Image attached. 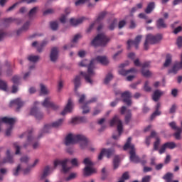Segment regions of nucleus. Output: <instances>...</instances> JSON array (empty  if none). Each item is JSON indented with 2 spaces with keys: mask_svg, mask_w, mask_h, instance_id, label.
Listing matches in <instances>:
<instances>
[{
  "mask_svg": "<svg viewBox=\"0 0 182 182\" xmlns=\"http://www.w3.org/2000/svg\"><path fill=\"white\" fill-rule=\"evenodd\" d=\"M79 66H81L82 68L87 66V73L81 71L80 74L85 77L87 83H90V85H92L93 80H92L91 77L95 76V71H93V69H95V60L92 59L90 62H89L88 60H83L79 63Z\"/></svg>",
  "mask_w": 182,
  "mask_h": 182,
  "instance_id": "obj_1",
  "label": "nucleus"
},
{
  "mask_svg": "<svg viewBox=\"0 0 182 182\" xmlns=\"http://www.w3.org/2000/svg\"><path fill=\"white\" fill-rule=\"evenodd\" d=\"M109 124L111 127H113L114 124L117 125V131L118 135H112V139L114 140H117L120 136H122V133H123V122L120 120V117L118 115H114V117L109 121Z\"/></svg>",
  "mask_w": 182,
  "mask_h": 182,
  "instance_id": "obj_2",
  "label": "nucleus"
},
{
  "mask_svg": "<svg viewBox=\"0 0 182 182\" xmlns=\"http://www.w3.org/2000/svg\"><path fill=\"white\" fill-rule=\"evenodd\" d=\"M110 42V38H108L104 33L98 34L92 41V46H105Z\"/></svg>",
  "mask_w": 182,
  "mask_h": 182,
  "instance_id": "obj_3",
  "label": "nucleus"
},
{
  "mask_svg": "<svg viewBox=\"0 0 182 182\" xmlns=\"http://www.w3.org/2000/svg\"><path fill=\"white\" fill-rule=\"evenodd\" d=\"M161 39H163V36L161 34H157L156 36L148 34L144 44V50H149V42L151 45H154L155 43H159Z\"/></svg>",
  "mask_w": 182,
  "mask_h": 182,
  "instance_id": "obj_4",
  "label": "nucleus"
},
{
  "mask_svg": "<svg viewBox=\"0 0 182 182\" xmlns=\"http://www.w3.org/2000/svg\"><path fill=\"white\" fill-rule=\"evenodd\" d=\"M63 123V119H60L58 121L53 122L51 124H46L41 133L38 135V139H41V137H42V134H44V133H49L52 127H55V129L58 127H60Z\"/></svg>",
  "mask_w": 182,
  "mask_h": 182,
  "instance_id": "obj_5",
  "label": "nucleus"
},
{
  "mask_svg": "<svg viewBox=\"0 0 182 182\" xmlns=\"http://www.w3.org/2000/svg\"><path fill=\"white\" fill-rule=\"evenodd\" d=\"M82 139H84L82 134L73 135L72 134H69L65 137V146H70V144H76V143H79V140H82Z\"/></svg>",
  "mask_w": 182,
  "mask_h": 182,
  "instance_id": "obj_6",
  "label": "nucleus"
},
{
  "mask_svg": "<svg viewBox=\"0 0 182 182\" xmlns=\"http://www.w3.org/2000/svg\"><path fill=\"white\" fill-rule=\"evenodd\" d=\"M32 133H33V129H31L19 136L20 139L27 137V141L23 144L24 149H28L35 141V137H33Z\"/></svg>",
  "mask_w": 182,
  "mask_h": 182,
  "instance_id": "obj_7",
  "label": "nucleus"
},
{
  "mask_svg": "<svg viewBox=\"0 0 182 182\" xmlns=\"http://www.w3.org/2000/svg\"><path fill=\"white\" fill-rule=\"evenodd\" d=\"M129 63L125 64L122 63L119 65V69L118 70V73L122 76H127V75H130V73H137V69L132 68L129 70H125L124 68L127 66Z\"/></svg>",
  "mask_w": 182,
  "mask_h": 182,
  "instance_id": "obj_8",
  "label": "nucleus"
},
{
  "mask_svg": "<svg viewBox=\"0 0 182 182\" xmlns=\"http://www.w3.org/2000/svg\"><path fill=\"white\" fill-rule=\"evenodd\" d=\"M68 161H69L68 159H65L64 160H59V159L55 160L54 167H58V166H61L63 173H68L71 168L70 167L66 166Z\"/></svg>",
  "mask_w": 182,
  "mask_h": 182,
  "instance_id": "obj_9",
  "label": "nucleus"
},
{
  "mask_svg": "<svg viewBox=\"0 0 182 182\" xmlns=\"http://www.w3.org/2000/svg\"><path fill=\"white\" fill-rule=\"evenodd\" d=\"M141 36H137L134 41L129 40L127 41V49L130 50L132 48V45H134L136 48V49H139V45H140V42L141 41Z\"/></svg>",
  "mask_w": 182,
  "mask_h": 182,
  "instance_id": "obj_10",
  "label": "nucleus"
},
{
  "mask_svg": "<svg viewBox=\"0 0 182 182\" xmlns=\"http://www.w3.org/2000/svg\"><path fill=\"white\" fill-rule=\"evenodd\" d=\"M42 106L44 107H51L53 110H58L59 109V107L50 100V97H46L44 102H42Z\"/></svg>",
  "mask_w": 182,
  "mask_h": 182,
  "instance_id": "obj_11",
  "label": "nucleus"
},
{
  "mask_svg": "<svg viewBox=\"0 0 182 182\" xmlns=\"http://www.w3.org/2000/svg\"><path fill=\"white\" fill-rule=\"evenodd\" d=\"M106 154L107 159H110L111 156H113L114 154V149H102L100 154L98 156V160H102L103 159V155Z\"/></svg>",
  "mask_w": 182,
  "mask_h": 182,
  "instance_id": "obj_12",
  "label": "nucleus"
},
{
  "mask_svg": "<svg viewBox=\"0 0 182 182\" xmlns=\"http://www.w3.org/2000/svg\"><path fill=\"white\" fill-rule=\"evenodd\" d=\"M129 160L136 164L140 163V157L136 154V149L134 148L129 150Z\"/></svg>",
  "mask_w": 182,
  "mask_h": 182,
  "instance_id": "obj_13",
  "label": "nucleus"
},
{
  "mask_svg": "<svg viewBox=\"0 0 182 182\" xmlns=\"http://www.w3.org/2000/svg\"><path fill=\"white\" fill-rule=\"evenodd\" d=\"M121 97H123L124 103H126L127 106L132 105V93L129 91H125L121 94Z\"/></svg>",
  "mask_w": 182,
  "mask_h": 182,
  "instance_id": "obj_14",
  "label": "nucleus"
},
{
  "mask_svg": "<svg viewBox=\"0 0 182 182\" xmlns=\"http://www.w3.org/2000/svg\"><path fill=\"white\" fill-rule=\"evenodd\" d=\"M59 58V48L58 47H53L51 48L50 53V60L51 62H55Z\"/></svg>",
  "mask_w": 182,
  "mask_h": 182,
  "instance_id": "obj_15",
  "label": "nucleus"
},
{
  "mask_svg": "<svg viewBox=\"0 0 182 182\" xmlns=\"http://www.w3.org/2000/svg\"><path fill=\"white\" fill-rule=\"evenodd\" d=\"M4 123H5L6 124H9L10 126H14V124H15V118L4 117L0 119V132L2 126L4 125Z\"/></svg>",
  "mask_w": 182,
  "mask_h": 182,
  "instance_id": "obj_16",
  "label": "nucleus"
},
{
  "mask_svg": "<svg viewBox=\"0 0 182 182\" xmlns=\"http://www.w3.org/2000/svg\"><path fill=\"white\" fill-rule=\"evenodd\" d=\"M180 69H182V63L176 61L173 63L172 68L169 69L168 73H173V75H177V73Z\"/></svg>",
  "mask_w": 182,
  "mask_h": 182,
  "instance_id": "obj_17",
  "label": "nucleus"
},
{
  "mask_svg": "<svg viewBox=\"0 0 182 182\" xmlns=\"http://www.w3.org/2000/svg\"><path fill=\"white\" fill-rule=\"evenodd\" d=\"M97 98L93 97L91 100L85 102L84 105L81 107L82 109V114H86L89 113V112H90V109L88 107L87 105H90V103H95V102H97Z\"/></svg>",
  "mask_w": 182,
  "mask_h": 182,
  "instance_id": "obj_18",
  "label": "nucleus"
},
{
  "mask_svg": "<svg viewBox=\"0 0 182 182\" xmlns=\"http://www.w3.org/2000/svg\"><path fill=\"white\" fill-rule=\"evenodd\" d=\"M30 114L35 116L37 120H41V119H43V114L39 112V109L36 107L31 109Z\"/></svg>",
  "mask_w": 182,
  "mask_h": 182,
  "instance_id": "obj_19",
  "label": "nucleus"
},
{
  "mask_svg": "<svg viewBox=\"0 0 182 182\" xmlns=\"http://www.w3.org/2000/svg\"><path fill=\"white\" fill-rule=\"evenodd\" d=\"M73 109V102H72V100L70 98L68 101V103L64 108V109L61 112L62 116H65L66 113H71L72 109Z\"/></svg>",
  "mask_w": 182,
  "mask_h": 182,
  "instance_id": "obj_20",
  "label": "nucleus"
},
{
  "mask_svg": "<svg viewBox=\"0 0 182 182\" xmlns=\"http://www.w3.org/2000/svg\"><path fill=\"white\" fill-rule=\"evenodd\" d=\"M14 106H17L16 110V112H19V109L23 106V102L21 99L17 98L10 102V107H12Z\"/></svg>",
  "mask_w": 182,
  "mask_h": 182,
  "instance_id": "obj_21",
  "label": "nucleus"
},
{
  "mask_svg": "<svg viewBox=\"0 0 182 182\" xmlns=\"http://www.w3.org/2000/svg\"><path fill=\"white\" fill-rule=\"evenodd\" d=\"M48 45V41H43L41 43L38 44L37 41H34L32 43V46L33 48H36L37 46V51L39 52V53H41V52H42V50H43V48H45V46Z\"/></svg>",
  "mask_w": 182,
  "mask_h": 182,
  "instance_id": "obj_22",
  "label": "nucleus"
},
{
  "mask_svg": "<svg viewBox=\"0 0 182 182\" xmlns=\"http://www.w3.org/2000/svg\"><path fill=\"white\" fill-rule=\"evenodd\" d=\"M160 109H161V103L157 102L156 105L155 106V112H154L151 115V120H153L156 116H160V114H161V111H160Z\"/></svg>",
  "mask_w": 182,
  "mask_h": 182,
  "instance_id": "obj_23",
  "label": "nucleus"
},
{
  "mask_svg": "<svg viewBox=\"0 0 182 182\" xmlns=\"http://www.w3.org/2000/svg\"><path fill=\"white\" fill-rule=\"evenodd\" d=\"M29 25H31V22L27 21L23 25L21 28H19L18 30H17V31H16L17 36H19V35H22V33H23V32H26V31H28V29H29Z\"/></svg>",
  "mask_w": 182,
  "mask_h": 182,
  "instance_id": "obj_24",
  "label": "nucleus"
},
{
  "mask_svg": "<svg viewBox=\"0 0 182 182\" xmlns=\"http://www.w3.org/2000/svg\"><path fill=\"white\" fill-rule=\"evenodd\" d=\"M6 157L3 159L2 164H5V163H9L12 164L14 163V156L11 155V151L7 150L6 153Z\"/></svg>",
  "mask_w": 182,
  "mask_h": 182,
  "instance_id": "obj_25",
  "label": "nucleus"
},
{
  "mask_svg": "<svg viewBox=\"0 0 182 182\" xmlns=\"http://www.w3.org/2000/svg\"><path fill=\"white\" fill-rule=\"evenodd\" d=\"M87 119L85 117H76L72 119L73 124H79V123H86Z\"/></svg>",
  "mask_w": 182,
  "mask_h": 182,
  "instance_id": "obj_26",
  "label": "nucleus"
},
{
  "mask_svg": "<svg viewBox=\"0 0 182 182\" xmlns=\"http://www.w3.org/2000/svg\"><path fill=\"white\" fill-rule=\"evenodd\" d=\"M83 137L84 139L79 140V142H80V147L82 150H84V149H87L89 147V141L87 140V138H86L85 135H83Z\"/></svg>",
  "mask_w": 182,
  "mask_h": 182,
  "instance_id": "obj_27",
  "label": "nucleus"
},
{
  "mask_svg": "<svg viewBox=\"0 0 182 182\" xmlns=\"http://www.w3.org/2000/svg\"><path fill=\"white\" fill-rule=\"evenodd\" d=\"M94 60L95 63H96V62L101 63V65H107L109 63V60H107V58H106V56H97Z\"/></svg>",
  "mask_w": 182,
  "mask_h": 182,
  "instance_id": "obj_28",
  "label": "nucleus"
},
{
  "mask_svg": "<svg viewBox=\"0 0 182 182\" xmlns=\"http://www.w3.org/2000/svg\"><path fill=\"white\" fill-rule=\"evenodd\" d=\"M4 21L5 25H9V23H12L14 21H16V23L17 25H21V23H22V19L21 18L14 19L12 18H4Z\"/></svg>",
  "mask_w": 182,
  "mask_h": 182,
  "instance_id": "obj_29",
  "label": "nucleus"
},
{
  "mask_svg": "<svg viewBox=\"0 0 182 182\" xmlns=\"http://www.w3.org/2000/svg\"><path fill=\"white\" fill-rule=\"evenodd\" d=\"M162 95L163 92L160 91L159 90H156L154 92V94L152 95V100H154V102H159Z\"/></svg>",
  "mask_w": 182,
  "mask_h": 182,
  "instance_id": "obj_30",
  "label": "nucleus"
},
{
  "mask_svg": "<svg viewBox=\"0 0 182 182\" xmlns=\"http://www.w3.org/2000/svg\"><path fill=\"white\" fill-rule=\"evenodd\" d=\"M156 27L158 29H164L167 28V24L164 22V19L163 18H159L156 21Z\"/></svg>",
  "mask_w": 182,
  "mask_h": 182,
  "instance_id": "obj_31",
  "label": "nucleus"
},
{
  "mask_svg": "<svg viewBox=\"0 0 182 182\" xmlns=\"http://www.w3.org/2000/svg\"><path fill=\"white\" fill-rule=\"evenodd\" d=\"M85 20V18L82 17L78 19L70 18V23H71L73 26H77V25H80Z\"/></svg>",
  "mask_w": 182,
  "mask_h": 182,
  "instance_id": "obj_32",
  "label": "nucleus"
},
{
  "mask_svg": "<svg viewBox=\"0 0 182 182\" xmlns=\"http://www.w3.org/2000/svg\"><path fill=\"white\" fill-rule=\"evenodd\" d=\"M95 173V169L90 168V166H86L84 168V176L85 177H89V176H92Z\"/></svg>",
  "mask_w": 182,
  "mask_h": 182,
  "instance_id": "obj_33",
  "label": "nucleus"
},
{
  "mask_svg": "<svg viewBox=\"0 0 182 182\" xmlns=\"http://www.w3.org/2000/svg\"><path fill=\"white\" fill-rule=\"evenodd\" d=\"M132 143V137H129L127 140L126 144L124 145V150H127L128 149H130L132 150V149H134V146L133 144H131Z\"/></svg>",
  "mask_w": 182,
  "mask_h": 182,
  "instance_id": "obj_34",
  "label": "nucleus"
},
{
  "mask_svg": "<svg viewBox=\"0 0 182 182\" xmlns=\"http://www.w3.org/2000/svg\"><path fill=\"white\" fill-rule=\"evenodd\" d=\"M156 6V4H154V2H150L149 4H148L146 9H145V13L146 14H151V12H153V9H154Z\"/></svg>",
  "mask_w": 182,
  "mask_h": 182,
  "instance_id": "obj_35",
  "label": "nucleus"
},
{
  "mask_svg": "<svg viewBox=\"0 0 182 182\" xmlns=\"http://www.w3.org/2000/svg\"><path fill=\"white\" fill-rule=\"evenodd\" d=\"M132 111L130 109H128L124 117L125 124H128L129 123H130L132 120Z\"/></svg>",
  "mask_w": 182,
  "mask_h": 182,
  "instance_id": "obj_36",
  "label": "nucleus"
},
{
  "mask_svg": "<svg viewBox=\"0 0 182 182\" xmlns=\"http://www.w3.org/2000/svg\"><path fill=\"white\" fill-rule=\"evenodd\" d=\"M75 90H77L80 87V76L77 75L74 79Z\"/></svg>",
  "mask_w": 182,
  "mask_h": 182,
  "instance_id": "obj_37",
  "label": "nucleus"
},
{
  "mask_svg": "<svg viewBox=\"0 0 182 182\" xmlns=\"http://www.w3.org/2000/svg\"><path fill=\"white\" fill-rule=\"evenodd\" d=\"M119 163H120V158L119 157V156H114V160H113L114 170H116L119 168Z\"/></svg>",
  "mask_w": 182,
  "mask_h": 182,
  "instance_id": "obj_38",
  "label": "nucleus"
},
{
  "mask_svg": "<svg viewBox=\"0 0 182 182\" xmlns=\"http://www.w3.org/2000/svg\"><path fill=\"white\" fill-rule=\"evenodd\" d=\"M163 179L166 182H173V173L168 172L163 176Z\"/></svg>",
  "mask_w": 182,
  "mask_h": 182,
  "instance_id": "obj_39",
  "label": "nucleus"
},
{
  "mask_svg": "<svg viewBox=\"0 0 182 182\" xmlns=\"http://www.w3.org/2000/svg\"><path fill=\"white\" fill-rule=\"evenodd\" d=\"M49 170H50V168L48 166L44 168L43 172L41 176V180H45V178L49 176Z\"/></svg>",
  "mask_w": 182,
  "mask_h": 182,
  "instance_id": "obj_40",
  "label": "nucleus"
},
{
  "mask_svg": "<svg viewBox=\"0 0 182 182\" xmlns=\"http://www.w3.org/2000/svg\"><path fill=\"white\" fill-rule=\"evenodd\" d=\"M113 80V74L109 73L106 75V77H105V80H104V83H105V85H109V82H110L111 80Z\"/></svg>",
  "mask_w": 182,
  "mask_h": 182,
  "instance_id": "obj_41",
  "label": "nucleus"
},
{
  "mask_svg": "<svg viewBox=\"0 0 182 182\" xmlns=\"http://www.w3.org/2000/svg\"><path fill=\"white\" fill-rule=\"evenodd\" d=\"M38 7H33V9H31L28 13V18H30V19H32V18H33V16H35V15H36V12H38Z\"/></svg>",
  "mask_w": 182,
  "mask_h": 182,
  "instance_id": "obj_42",
  "label": "nucleus"
},
{
  "mask_svg": "<svg viewBox=\"0 0 182 182\" xmlns=\"http://www.w3.org/2000/svg\"><path fill=\"white\" fill-rule=\"evenodd\" d=\"M0 89L1 90H4V92H6L8 89V84H6V82L0 80Z\"/></svg>",
  "mask_w": 182,
  "mask_h": 182,
  "instance_id": "obj_43",
  "label": "nucleus"
},
{
  "mask_svg": "<svg viewBox=\"0 0 182 182\" xmlns=\"http://www.w3.org/2000/svg\"><path fill=\"white\" fill-rule=\"evenodd\" d=\"M39 59H40L39 55H29L28 57V60H29V62H33V63L38 62Z\"/></svg>",
  "mask_w": 182,
  "mask_h": 182,
  "instance_id": "obj_44",
  "label": "nucleus"
},
{
  "mask_svg": "<svg viewBox=\"0 0 182 182\" xmlns=\"http://www.w3.org/2000/svg\"><path fill=\"white\" fill-rule=\"evenodd\" d=\"M171 55L170 54H167L166 55V61L164 64V66L165 68H167L168 66H170V63H171Z\"/></svg>",
  "mask_w": 182,
  "mask_h": 182,
  "instance_id": "obj_45",
  "label": "nucleus"
},
{
  "mask_svg": "<svg viewBox=\"0 0 182 182\" xmlns=\"http://www.w3.org/2000/svg\"><path fill=\"white\" fill-rule=\"evenodd\" d=\"M165 146H166V149H169L170 150H173L177 147V145L174 142H166L165 143Z\"/></svg>",
  "mask_w": 182,
  "mask_h": 182,
  "instance_id": "obj_46",
  "label": "nucleus"
},
{
  "mask_svg": "<svg viewBox=\"0 0 182 182\" xmlns=\"http://www.w3.org/2000/svg\"><path fill=\"white\" fill-rule=\"evenodd\" d=\"M159 146H160V138L156 137V141L154 142V150L155 151H159Z\"/></svg>",
  "mask_w": 182,
  "mask_h": 182,
  "instance_id": "obj_47",
  "label": "nucleus"
},
{
  "mask_svg": "<svg viewBox=\"0 0 182 182\" xmlns=\"http://www.w3.org/2000/svg\"><path fill=\"white\" fill-rule=\"evenodd\" d=\"M50 26L52 31H58V28H59V24L58 21H52L50 23Z\"/></svg>",
  "mask_w": 182,
  "mask_h": 182,
  "instance_id": "obj_48",
  "label": "nucleus"
},
{
  "mask_svg": "<svg viewBox=\"0 0 182 182\" xmlns=\"http://www.w3.org/2000/svg\"><path fill=\"white\" fill-rule=\"evenodd\" d=\"M41 87V95H48L49 93V90H48V88L43 84L40 85Z\"/></svg>",
  "mask_w": 182,
  "mask_h": 182,
  "instance_id": "obj_49",
  "label": "nucleus"
},
{
  "mask_svg": "<svg viewBox=\"0 0 182 182\" xmlns=\"http://www.w3.org/2000/svg\"><path fill=\"white\" fill-rule=\"evenodd\" d=\"M181 132H182L181 128L176 129V132L173 134L176 140H180L181 139Z\"/></svg>",
  "mask_w": 182,
  "mask_h": 182,
  "instance_id": "obj_50",
  "label": "nucleus"
},
{
  "mask_svg": "<svg viewBox=\"0 0 182 182\" xmlns=\"http://www.w3.org/2000/svg\"><path fill=\"white\" fill-rule=\"evenodd\" d=\"M116 25H117V19L115 18L109 24L108 29H109V31H114V28H116Z\"/></svg>",
  "mask_w": 182,
  "mask_h": 182,
  "instance_id": "obj_51",
  "label": "nucleus"
},
{
  "mask_svg": "<svg viewBox=\"0 0 182 182\" xmlns=\"http://www.w3.org/2000/svg\"><path fill=\"white\" fill-rule=\"evenodd\" d=\"M12 82L14 83V85H19V82H21V77L18 76V75H14L12 77Z\"/></svg>",
  "mask_w": 182,
  "mask_h": 182,
  "instance_id": "obj_52",
  "label": "nucleus"
},
{
  "mask_svg": "<svg viewBox=\"0 0 182 182\" xmlns=\"http://www.w3.org/2000/svg\"><path fill=\"white\" fill-rule=\"evenodd\" d=\"M149 81H146L144 85V90L145 92H151V87L149 86Z\"/></svg>",
  "mask_w": 182,
  "mask_h": 182,
  "instance_id": "obj_53",
  "label": "nucleus"
},
{
  "mask_svg": "<svg viewBox=\"0 0 182 182\" xmlns=\"http://www.w3.org/2000/svg\"><path fill=\"white\" fill-rule=\"evenodd\" d=\"M105 16H106V11L100 13L96 20V22H100V21L105 18Z\"/></svg>",
  "mask_w": 182,
  "mask_h": 182,
  "instance_id": "obj_54",
  "label": "nucleus"
},
{
  "mask_svg": "<svg viewBox=\"0 0 182 182\" xmlns=\"http://www.w3.org/2000/svg\"><path fill=\"white\" fill-rule=\"evenodd\" d=\"M141 74L144 76V77H149L151 76V73L150 70H146L144 69H141Z\"/></svg>",
  "mask_w": 182,
  "mask_h": 182,
  "instance_id": "obj_55",
  "label": "nucleus"
},
{
  "mask_svg": "<svg viewBox=\"0 0 182 182\" xmlns=\"http://www.w3.org/2000/svg\"><path fill=\"white\" fill-rule=\"evenodd\" d=\"M83 163L85 164V166H88V167L93 166V163H92V161H90L89 158H85Z\"/></svg>",
  "mask_w": 182,
  "mask_h": 182,
  "instance_id": "obj_56",
  "label": "nucleus"
},
{
  "mask_svg": "<svg viewBox=\"0 0 182 182\" xmlns=\"http://www.w3.org/2000/svg\"><path fill=\"white\" fill-rule=\"evenodd\" d=\"M14 146L16 149V154H20L21 146H19V144H18V142H16L14 144Z\"/></svg>",
  "mask_w": 182,
  "mask_h": 182,
  "instance_id": "obj_57",
  "label": "nucleus"
},
{
  "mask_svg": "<svg viewBox=\"0 0 182 182\" xmlns=\"http://www.w3.org/2000/svg\"><path fill=\"white\" fill-rule=\"evenodd\" d=\"M151 176L146 175L142 178L141 182H151Z\"/></svg>",
  "mask_w": 182,
  "mask_h": 182,
  "instance_id": "obj_58",
  "label": "nucleus"
},
{
  "mask_svg": "<svg viewBox=\"0 0 182 182\" xmlns=\"http://www.w3.org/2000/svg\"><path fill=\"white\" fill-rule=\"evenodd\" d=\"M169 126L171 129H173V130H178V129H181V127H177L176 122H172L169 123Z\"/></svg>",
  "mask_w": 182,
  "mask_h": 182,
  "instance_id": "obj_59",
  "label": "nucleus"
},
{
  "mask_svg": "<svg viewBox=\"0 0 182 182\" xmlns=\"http://www.w3.org/2000/svg\"><path fill=\"white\" fill-rule=\"evenodd\" d=\"M167 149V146H166V144H164L159 149H158L159 154H164V153H166V149Z\"/></svg>",
  "mask_w": 182,
  "mask_h": 182,
  "instance_id": "obj_60",
  "label": "nucleus"
},
{
  "mask_svg": "<svg viewBox=\"0 0 182 182\" xmlns=\"http://www.w3.org/2000/svg\"><path fill=\"white\" fill-rule=\"evenodd\" d=\"M106 177H107V173H106V168H103L102 169V180H106Z\"/></svg>",
  "mask_w": 182,
  "mask_h": 182,
  "instance_id": "obj_61",
  "label": "nucleus"
},
{
  "mask_svg": "<svg viewBox=\"0 0 182 182\" xmlns=\"http://www.w3.org/2000/svg\"><path fill=\"white\" fill-rule=\"evenodd\" d=\"M129 178H130V176H129V172H124L121 178V180H129Z\"/></svg>",
  "mask_w": 182,
  "mask_h": 182,
  "instance_id": "obj_62",
  "label": "nucleus"
},
{
  "mask_svg": "<svg viewBox=\"0 0 182 182\" xmlns=\"http://www.w3.org/2000/svg\"><path fill=\"white\" fill-rule=\"evenodd\" d=\"M19 171H21V165H18L17 168L14 171L13 174L15 176H19Z\"/></svg>",
  "mask_w": 182,
  "mask_h": 182,
  "instance_id": "obj_63",
  "label": "nucleus"
},
{
  "mask_svg": "<svg viewBox=\"0 0 182 182\" xmlns=\"http://www.w3.org/2000/svg\"><path fill=\"white\" fill-rule=\"evenodd\" d=\"M176 45L178 46V48L182 47V36L178 37L176 41Z\"/></svg>",
  "mask_w": 182,
  "mask_h": 182,
  "instance_id": "obj_64",
  "label": "nucleus"
}]
</instances>
